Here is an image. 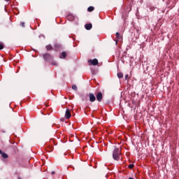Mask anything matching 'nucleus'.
I'll return each instance as SVG.
<instances>
[{"mask_svg":"<svg viewBox=\"0 0 179 179\" xmlns=\"http://www.w3.org/2000/svg\"><path fill=\"white\" fill-rule=\"evenodd\" d=\"M1 156L3 157V159H8V155H6V153H1Z\"/></svg>","mask_w":179,"mask_h":179,"instance_id":"12","label":"nucleus"},{"mask_svg":"<svg viewBox=\"0 0 179 179\" xmlns=\"http://www.w3.org/2000/svg\"><path fill=\"white\" fill-rule=\"evenodd\" d=\"M88 63L91 65L96 66L99 64V60H97V59H90L88 60Z\"/></svg>","mask_w":179,"mask_h":179,"instance_id":"2","label":"nucleus"},{"mask_svg":"<svg viewBox=\"0 0 179 179\" xmlns=\"http://www.w3.org/2000/svg\"><path fill=\"white\" fill-rule=\"evenodd\" d=\"M96 100L98 101H101L103 100V94L101 92H98L96 94Z\"/></svg>","mask_w":179,"mask_h":179,"instance_id":"5","label":"nucleus"},{"mask_svg":"<svg viewBox=\"0 0 179 179\" xmlns=\"http://www.w3.org/2000/svg\"><path fill=\"white\" fill-rule=\"evenodd\" d=\"M52 65H55V66H57L58 65V63H57V62H52Z\"/></svg>","mask_w":179,"mask_h":179,"instance_id":"16","label":"nucleus"},{"mask_svg":"<svg viewBox=\"0 0 179 179\" xmlns=\"http://www.w3.org/2000/svg\"><path fill=\"white\" fill-rule=\"evenodd\" d=\"M115 44H116V45H117V44H118V41H116Z\"/></svg>","mask_w":179,"mask_h":179,"instance_id":"22","label":"nucleus"},{"mask_svg":"<svg viewBox=\"0 0 179 179\" xmlns=\"http://www.w3.org/2000/svg\"><path fill=\"white\" fill-rule=\"evenodd\" d=\"M116 38H117L118 40H121V35L120 34V33H116Z\"/></svg>","mask_w":179,"mask_h":179,"instance_id":"13","label":"nucleus"},{"mask_svg":"<svg viewBox=\"0 0 179 179\" xmlns=\"http://www.w3.org/2000/svg\"><path fill=\"white\" fill-rule=\"evenodd\" d=\"M128 78V75H126L125 76V78L127 79Z\"/></svg>","mask_w":179,"mask_h":179,"instance_id":"23","label":"nucleus"},{"mask_svg":"<svg viewBox=\"0 0 179 179\" xmlns=\"http://www.w3.org/2000/svg\"><path fill=\"white\" fill-rule=\"evenodd\" d=\"M43 59H45V61H50V59H52V56H51V55L47 53L43 55Z\"/></svg>","mask_w":179,"mask_h":179,"instance_id":"3","label":"nucleus"},{"mask_svg":"<svg viewBox=\"0 0 179 179\" xmlns=\"http://www.w3.org/2000/svg\"><path fill=\"white\" fill-rule=\"evenodd\" d=\"M68 17V20H69L71 18V20H73V19H74V17H73V16H71V15H69V16H68L67 17Z\"/></svg>","mask_w":179,"mask_h":179,"instance_id":"15","label":"nucleus"},{"mask_svg":"<svg viewBox=\"0 0 179 179\" xmlns=\"http://www.w3.org/2000/svg\"><path fill=\"white\" fill-rule=\"evenodd\" d=\"M65 117H66V120H69V118H71V110H69V109H66V110Z\"/></svg>","mask_w":179,"mask_h":179,"instance_id":"6","label":"nucleus"},{"mask_svg":"<svg viewBox=\"0 0 179 179\" xmlns=\"http://www.w3.org/2000/svg\"><path fill=\"white\" fill-rule=\"evenodd\" d=\"M66 52H62V55L59 56V58H66Z\"/></svg>","mask_w":179,"mask_h":179,"instance_id":"8","label":"nucleus"},{"mask_svg":"<svg viewBox=\"0 0 179 179\" xmlns=\"http://www.w3.org/2000/svg\"><path fill=\"white\" fill-rule=\"evenodd\" d=\"M2 150H0V155H2Z\"/></svg>","mask_w":179,"mask_h":179,"instance_id":"21","label":"nucleus"},{"mask_svg":"<svg viewBox=\"0 0 179 179\" xmlns=\"http://www.w3.org/2000/svg\"><path fill=\"white\" fill-rule=\"evenodd\" d=\"M87 10H88V12H93V10H94V7H93V6H90V7L87 8Z\"/></svg>","mask_w":179,"mask_h":179,"instance_id":"9","label":"nucleus"},{"mask_svg":"<svg viewBox=\"0 0 179 179\" xmlns=\"http://www.w3.org/2000/svg\"><path fill=\"white\" fill-rule=\"evenodd\" d=\"M92 27V24H85V29L86 30H90Z\"/></svg>","mask_w":179,"mask_h":179,"instance_id":"7","label":"nucleus"},{"mask_svg":"<svg viewBox=\"0 0 179 179\" xmlns=\"http://www.w3.org/2000/svg\"><path fill=\"white\" fill-rule=\"evenodd\" d=\"M117 77L119 78V79H121L122 78H124V74L122 73H118Z\"/></svg>","mask_w":179,"mask_h":179,"instance_id":"11","label":"nucleus"},{"mask_svg":"<svg viewBox=\"0 0 179 179\" xmlns=\"http://www.w3.org/2000/svg\"><path fill=\"white\" fill-rule=\"evenodd\" d=\"M20 26H21L22 27H24V22H21V23H20Z\"/></svg>","mask_w":179,"mask_h":179,"instance_id":"19","label":"nucleus"},{"mask_svg":"<svg viewBox=\"0 0 179 179\" xmlns=\"http://www.w3.org/2000/svg\"><path fill=\"white\" fill-rule=\"evenodd\" d=\"M89 97H90V101H91V103H94V101H96V96H94V94L90 93L89 94Z\"/></svg>","mask_w":179,"mask_h":179,"instance_id":"4","label":"nucleus"},{"mask_svg":"<svg viewBox=\"0 0 179 179\" xmlns=\"http://www.w3.org/2000/svg\"><path fill=\"white\" fill-rule=\"evenodd\" d=\"M73 90H78V87L75 85H72Z\"/></svg>","mask_w":179,"mask_h":179,"instance_id":"14","label":"nucleus"},{"mask_svg":"<svg viewBox=\"0 0 179 179\" xmlns=\"http://www.w3.org/2000/svg\"><path fill=\"white\" fill-rule=\"evenodd\" d=\"M0 50H3V45L0 43Z\"/></svg>","mask_w":179,"mask_h":179,"instance_id":"17","label":"nucleus"},{"mask_svg":"<svg viewBox=\"0 0 179 179\" xmlns=\"http://www.w3.org/2000/svg\"><path fill=\"white\" fill-rule=\"evenodd\" d=\"M51 174L52 175L55 174V171H52Z\"/></svg>","mask_w":179,"mask_h":179,"instance_id":"20","label":"nucleus"},{"mask_svg":"<svg viewBox=\"0 0 179 179\" xmlns=\"http://www.w3.org/2000/svg\"><path fill=\"white\" fill-rule=\"evenodd\" d=\"M46 50L48 51H50V50H52V46H51V45H46Z\"/></svg>","mask_w":179,"mask_h":179,"instance_id":"10","label":"nucleus"},{"mask_svg":"<svg viewBox=\"0 0 179 179\" xmlns=\"http://www.w3.org/2000/svg\"><path fill=\"white\" fill-rule=\"evenodd\" d=\"M129 169H134V164H129Z\"/></svg>","mask_w":179,"mask_h":179,"instance_id":"18","label":"nucleus"},{"mask_svg":"<svg viewBox=\"0 0 179 179\" xmlns=\"http://www.w3.org/2000/svg\"><path fill=\"white\" fill-rule=\"evenodd\" d=\"M6 1H9V0H6Z\"/></svg>","mask_w":179,"mask_h":179,"instance_id":"24","label":"nucleus"},{"mask_svg":"<svg viewBox=\"0 0 179 179\" xmlns=\"http://www.w3.org/2000/svg\"><path fill=\"white\" fill-rule=\"evenodd\" d=\"M120 149L119 148H115L113 154V157L115 160H120Z\"/></svg>","mask_w":179,"mask_h":179,"instance_id":"1","label":"nucleus"}]
</instances>
